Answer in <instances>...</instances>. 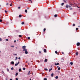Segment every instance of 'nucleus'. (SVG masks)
<instances>
[{
  "label": "nucleus",
  "instance_id": "1",
  "mask_svg": "<svg viewBox=\"0 0 80 80\" xmlns=\"http://www.w3.org/2000/svg\"><path fill=\"white\" fill-rule=\"evenodd\" d=\"M26 47L25 46H24L22 47V49H23V51H24V50H26L27 49L25 48H26Z\"/></svg>",
  "mask_w": 80,
  "mask_h": 80
},
{
  "label": "nucleus",
  "instance_id": "2",
  "mask_svg": "<svg viewBox=\"0 0 80 80\" xmlns=\"http://www.w3.org/2000/svg\"><path fill=\"white\" fill-rule=\"evenodd\" d=\"M24 51H25V54H28V52H27V49H26V50H24Z\"/></svg>",
  "mask_w": 80,
  "mask_h": 80
},
{
  "label": "nucleus",
  "instance_id": "3",
  "mask_svg": "<svg viewBox=\"0 0 80 80\" xmlns=\"http://www.w3.org/2000/svg\"><path fill=\"white\" fill-rule=\"evenodd\" d=\"M19 63H20V62H18L17 63H16L15 64V66H17V65H18V64H19Z\"/></svg>",
  "mask_w": 80,
  "mask_h": 80
},
{
  "label": "nucleus",
  "instance_id": "4",
  "mask_svg": "<svg viewBox=\"0 0 80 80\" xmlns=\"http://www.w3.org/2000/svg\"><path fill=\"white\" fill-rule=\"evenodd\" d=\"M80 42H78L77 43V46H80Z\"/></svg>",
  "mask_w": 80,
  "mask_h": 80
},
{
  "label": "nucleus",
  "instance_id": "5",
  "mask_svg": "<svg viewBox=\"0 0 80 80\" xmlns=\"http://www.w3.org/2000/svg\"><path fill=\"white\" fill-rule=\"evenodd\" d=\"M43 51L44 53H46L47 52V50H46V49H44Z\"/></svg>",
  "mask_w": 80,
  "mask_h": 80
},
{
  "label": "nucleus",
  "instance_id": "6",
  "mask_svg": "<svg viewBox=\"0 0 80 80\" xmlns=\"http://www.w3.org/2000/svg\"><path fill=\"white\" fill-rule=\"evenodd\" d=\"M11 63L12 65H14V62L13 61H12L11 62Z\"/></svg>",
  "mask_w": 80,
  "mask_h": 80
},
{
  "label": "nucleus",
  "instance_id": "7",
  "mask_svg": "<svg viewBox=\"0 0 80 80\" xmlns=\"http://www.w3.org/2000/svg\"><path fill=\"white\" fill-rule=\"evenodd\" d=\"M47 61H48V60H47V59H45V60H44L45 62H47Z\"/></svg>",
  "mask_w": 80,
  "mask_h": 80
},
{
  "label": "nucleus",
  "instance_id": "8",
  "mask_svg": "<svg viewBox=\"0 0 80 80\" xmlns=\"http://www.w3.org/2000/svg\"><path fill=\"white\" fill-rule=\"evenodd\" d=\"M55 65H59V63H55Z\"/></svg>",
  "mask_w": 80,
  "mask_h": 80
},
{
  "label": "nucleus",
  "instance_id": "9",
  "mask_svg": "<svg viewBox=\"0 0 80 80\" xmlns=\"http://www.w3.org/2000/svg\"><path fill=\"white\" fill-rule=\"evenodd\" d=\"M78 52H77L76 53V55H78Z\"/></svg>",
  "mask_w": 80,
  "mask_h": 80
},
{
  "label": "nucleus",
  "instance_id": "10",
  "mask_svg": "<svg viewBox=\"0 0 80 80\" xmlns=\"http://www.w3.org/2000/svg\"><path fill=\"white\" fill-rule=\"evenodd\" d=\"M68 7H69L68 6V5L67 4L66 6V8H68Z\"/></svg>",
  "mask_w": 80,
  "mask_h": 80
},
{
  "label": "nucleus",
  "instance_id": "11",
  "mask_svg": "<svg viewBox=\"0 0 80 80\" xmlns=\"http://www.w3.org/2000/svg\"><path fill=\"white\" fill-rule=\"evenodd\" d=\"M19 18H21V17H22V15H20L19 16Z\"/></svg>",
  "mask_w": 80,
  "mask_h": 80
},
{
  "label": "nucleus",
  "instance_id": "12",
  "mask_svg": "<svg viewBox=\"0 0 80 80\" xmlns=\"http://www.w3.org/2000/svg\"><path fill=\"white\" fill-rule=\"evenodd\" d=\"M58 76H56L55 77L56 79H58Z\"/></svg>",
  "mask_w": 80,
  "mask_h": 80
},
{
  "label": "nucleus",
  "instance_id": "13",
  "mask_svg": "<svg viewBox=\"0 0 80 80\" xmlns=\"http://www.w3.org/2000/svg\"><path fill=\"white\" fill-rule=\"evenodd\" d=\"M18 72H17L16 73V76H17V75H18Z\"/></svg>",
  "mask_w": 80,
  "mask_h": 80
},
{
  "label": "nucleus",
  "instance_id": "14",
  "mask_svg": "<svg viewBox=\"0 0 80 80\" xmlns=\"http://www.w3.org/2000/svg\"><path fill=\"white\" fill-rule=\"evenodd\" d=\"M21 71H22V69H21V68H20V69H19V72H21Z\"/></svg>",
  "mask_w": 80,
  "mask_h": 80
},
{
  "label": "nucleus",
  "instance_id": "15",
  "mask_svg": "<svg viewBox=\"0 0 80 80\" xmlns=\"http://www.w3.org/2000/svg\"><path fill=\"white\" fill-rule=\"evenodd\" d=\"M30 71H29L28 73V75H30Z\"/></svg>",
  "mask_w": 80,
  "mask_h": 80
},
{
  "label": "nucleus",
  "instance_id": "16",
  "mask_svg": "<svg viewBox=\"0 0 80 80\" xmlns=\"http://www.w3.org/2000/svg\"><path fill=\"white\" fill-rule=\"evenodd\" d=\"M55 17H57V15L55 14L54 15Z\"/></svg>",
  "mask_w": 80,
  "mask_h": 80
},
{
  "label": "nucleus",
  "instance_id": "17",
  "mask_svg": "<svg viewBox=\"0 0 80 80\" xmlns=\"http://www.w3.org/2000/svg\"><path fill=\"white\" fill-rule=\"evenodd\" d=\"M63 5H64V3H62L61 4V5H62V6H63Z\"/></svg>",
  "mask_w": 80,
  "mask_h": 80
},
{
  "label": "nucleus",
  "instance_id": "18",
  "mask_svg": "<svg viewBox=\"0 0 80 80\" xmlns=\"http://www.w3.org/2000/svg\"><path fill=\"white\" fill-rule=\"evenodd\" d=\"M70 64H71V65H73V62H70Z\"/></svg>",
  "mask_w": 80,
  "mask_h": 80
},
{
  "label": "nucleus",
  "instance_id": "19",
  "mask_svg": "<svg viewBox=\"0 0 80 80\" xmlns=\"http://www.w3.org/2000/svg\"><path fill=\"white\" fill-rule=\"evenodd\" d=\"M18 59V57H16V59H15V60H16Z\"/></svg>",
  "mask_w": 80,
  "mask_h": 80
},
{
  "label": "nucleus",
  "instance_id": "20",
  "mask_svg": "<svg viewBox=\"0 0 80 80\" xmlns=\"http://www.w3.org/2000/svg\"><path fill=\"white\" fill-rule=\"evenodd\" d=\"M24 22H22V23L21 24H22V25H24Z\"/></svg>",
  "mask_w": 80,
  "mask_h": 80
},
{
  "label": "nucleus",
  "instance_id": "21",
  "mask_svg": "<svg viewBox=\"0 0 80 80\" xmlns=\"http://www.w3.org/2000/svg\"><path fill=\"white\" fill-rule=\"evenodd\" d=\"M52 69L51 68L49 70V72H51V70H52Z\"/></svg>",
  "mask_w": 80,
  "mask_h": 80
},
{
  "label": "nucleus",
  "instance_id": "22",
  "mask_svg": "<svg viewBox=\"0 0 80 80\" xmlns=\"http://www.w3.org/2000/svg\"><path fill=\"white\" fill-rule=\"evenodd\" d=\"M44 70H46V71H48V69H47V68H44Z\"/></svg>",
  "mask_w": 80,
  "mask_h": 80
},
{
  "label": "nucleus",
  "instance_id": "23",
  "mask_svg": "<svg viewBox=\"0 0 80 80\" xmlns=\"http://www.w3.org/2000/svg\"><path fill=\"white\" fill-rule=\"evenodd\" d=\"M55 53H56V54H57V53H58V52H57V51H55Z\"/></svg>",
  "mask_w": 80,
  "mask_h": 80
},
{
  "label": "nucleus",
  "instance_id": "24",
  "mask_svg": "<svg viewBox=\"0 0 80 80\" xmlns=\"http://www.w3.org/2000/svg\"><path fill=\"white\" fill-rule=\"evenodd\" d=\"M72 26L73 27H75V24H73L72 25Z\"/></svg>",
  "mask_w": 80,
  "mask_h": 80
},
{
  "label": "nucleus",
  "instance_id": "25",
  "mask_svg": "<svg viewBox=\"0 0 80 80\" xmlns=\"http://www.w3.org/2000/svg\"><path fill=\"white\" fill-rule=\"evenodd\" d=\"M51 77H53V73H52V74H51Z\"/></svg>",
  "mask_w": 80,
  "mask_h": 80
},
{
  "label": "nucleus",
  "instance_id": "26",
  "mask_svg": "<svg viewBox=\"0 0 80 80\" xmlns=\"http://www.w3.org/2000/svg\"><path fill=\"white\" fill-rule=\"evenodd\" d=\"M45 30H46V28H44L43 30V31L44 32H45Z\"/></svg>",
  "mask_w": 80,
  "mask_h": 80
},
{
  "label": "nucleus",
  "instance_id": "27",
  "mask_svg": "<svg viewBox=\"0 0 80 80\" xmlns=\"http://www.w3.org/2000/svg\"><path fill=\"white\" fill-rule=\"evenodd\" d=\"M58 70H60V68H58Z\"/></svg>",
  "mask_w": 80,
  "mask_h": 80
},
{
  "label": "nucleus",
  "instance_id": "28",
  "mask_svg": "<svg viewBox=\"0 0 80 80\" xmlns=\"http://www.w3.org/2000/svg\"><path fill=\"white\" fill-rule=\"evenodd\" d=\"M25 12H26V13H27V10H25Z\"/></svg>",
  "mask_w": 80,
  "mask_h": 80
},
{
  "label": "nucleus",
  "instance_id": "29",
  "mask_svg": "<svg viewBox=\"0 0 80 80\" xmlns=\"http://www.w3.org/2000/svg\"><path fill=\"white\" fill-rule=\"evenodd\" d=\"M28 40H30V38L28 37Z\"/></svg>",
  "mask_w": 80,
  "mask_h": 80
},
{
  "label": "nucleus",
  "instance_id": "30",
  "mask_svg": "<svg viewBox=\"0 0 80 80\" xmlns=\"http://www.w3.org/2000/svg\"><path fill=\"white\" fill-rule=\"evenodd\" d=\"M47 78H44V80H47Z\"/></svg>",
  "mask_w": 80,
  "mask_h": 80
},
{
  "label": "nucleus",
  "instance_id": "31",
  "mask_svg": "<svg viewBox=\"0 0 80 80\" xmlns=\"http://www.w3.org/2000/svg\"><path fill=\"white\" fill-rule=\"evenodd\" d=\"M19 37H22V35H19Z\"/></svg>",
  "mask_w": 80,
  "mask_h": 80
},
{
  "label": "nucleus",
  "instance_id": "32",
  "mask_svg": "<svg viewBox=\"0 0 80 80\" xmlns=\"http://www.w3.org/2000/svg\"><path fill=\"white\" fill-rule=\"evenodd\" d=\"M11 70H13V68H11Z\"/></svg>",
  "mask_w": 80,
  "mask_h": 80
},
{
  "label": "nucleus",
  "instance_id": "33",
  "mask_svg": "<svg viewBox=\"0 0 80 80\" xmlns=\"http://www.w3.org/2000/svg\"><path fill=\"white\" fill-rule=\"evenodd\" d=\"M23 70H25V68H23Z\"/></svg>",
  "mask_w": 80,
  "mask_h": 80
},
{
  "label": "nucleus",
  "instance_id": "34",
  "mask_svg": "<svg viewBox=\"0 0 80 80\" xmlns=\"http://www.w3.org/2000/svg\"><path fill=\"white\" fill-rule=\"evenodd\" d=\"M76 30H78V28H76Z\"/></svg>",
  "mask_w": 80,
  "mask_h": 80
},
{
  "label": "nucleus",
  "instance_id": "35",
  "mask_svg": "<svg viewBox=\"0 0 80 80\" xmlns=\"http://www.w3.org/2000/svg\"><path fill=\"white\" fill-rule=\"evenodd\" d=\"M68 7H69V8H70L72 7L71 6H69Z\"/></svg>",
  "mask_w": 80,
  "mask_h": 80
},
{
  "label": "nucleus",
  "instance_id": "36",
  "mask_svg": "<svg viewBox=\"0 0 80 80\" xmlns=\"http://www.w3.org/2000/svg\"><path fill=\"white\" fill-rule=\"evenodd\" d=\"M2 22V19H0V22Z\"/></svg>",
  "mask_w": 80,
  "mask_h": 80
},
{
  "label": "nucleus",
  "instance_id": "37",
  "mask_svg": "<svg viewBox=\"0 0 80 80\" xmlns=\"http://www.w3.org/2000/svg\"><path fill=\"white\" fill-rule=\"evenodd\" d=\"M5 13H7V11L6 10H5Z\"/></svg>",
  "mask_w": 80,
  "mask_h": 80
},
{
  "label": "nucleus",
  "instance_id": "38",
  "mask_svg": "<svg viewBox=\"0 0 80 80\" xmlns=\"http://www.w3.org/2000/svg\"><path fill=\"white\" fill-rule=\"evenodd\" d=\"M11 47H12V48H13V47H14V46H11Z\"/></svg>",
  "mask_w": 80,
  "mask_h": 80
},
{
  "label": "nucleus",
  "instance_id": "39",
  "mask_svg": "<svg viewBox=\"0 0 80 80\" xmlns=\"http://www.w3.org/2000/svg\"><path fill=\"white\" fill-rule=\"evenodd\" d=\"M6 41H8V39H6Z\"/></svg>",
  "mask_w": 80,
  "mask_h": 80
},
{
  "label": "nucleus",
  "instance_id": "40",
  "mask_svg": "<svg viewBox=\"0 0 80 80\" xmlns=\"http://www.w3.org/2000/svg\"><path fill=\"white\" fill-rule=\"evenodd\" d=\"M29 1H30L31 2V3H32V1L31 0H28Z\"/></svg>",
  "mask_w": 80,
  "mask_h": 80
},
{
  "label": "nucleus",
  "instance_id": "41",
  "mask_svg": "<svg viewBox=\"0 0 80 80\" xmlns=\"http://www.w3.org/2000/svg\"><path fill=\"white\" fill-rule=\"evenodd\" d=\"M62 54H63V55H64V52H62Z\"/></svg>",
  "mask_w": 80,
  "mask_h": 80
},
{
  "label": "nucleus",
  "instance_id": "42",
  "mask_svg": "<svg viewBox=\"0 0 80 80\" xmlns=\"http://www.w3.org/2000/svg\"><path fill=\"white\" fill-rule=\"evenodd\" d=\"M16 80H18V78H16Z\"/></svg>",
  "mask_w": 80,
  "mask_h": 80
},
{
  "label": "nucleus",
  "instance_id": "43",
  "mask_svg": "<svg viewBox=\"0 0 80 80\" xmlns=\"http://www.w3.org/2000/svg\"><path fill=\"white\" fill-rule=\"evenodd\" d=\"M6 5H8V3H7Z\"/></svg>",
  "mask_w": 80,
  "mask_h": 80
},
{
  "label": "nucleus",
  "instance_id": "44",
  "mask_svg": "<svg viewBox=\"0 0 80 80\" xmlns=\"http://www.w3.org/2000/svg\"><path fill=\"white\" fill-rule=\"evenodd\" d=\"M39 53H41V51H39Z\"/></svg>",
  "mask_w": 80,
  "mask_h": 80
},
{
  "label": "nucleus",
  "instance_id": "45",
  "mask_svg": "<svg viewBox=\"0 0 80 80\" xmlns=\"http://www.w3.org/2000/svg\"><path fill=\"white\" fill-rule=\"evenodd\" d=\"M63 0L64 1V2H65V3H66V1L65 0Z\"/></svg>",
  "mask_w": 80,
  "mask_h": 80
},
{
  "label": "nucleus",
  "instance_id": "46",
  "mask_svg": "<svg viewBox=\"0 0 80 80\" xmlns=\"http://www.w3.org/2000/svg\"><path fill=\"white\" fill-rule=\"evenodd\" d=\"M7 71H9V69L8 68H7Z\"/></svg>",
  "mask_w": 80,
  "mask_h": 80
},
{
  "label": "nucleus",
  "instance_id": "47",
  "mask_svg": "<svg viewBox=\"0 0 80 80\" xmlns=\"http://www.w3.org/2000/svg\"><path fill=\"white\" fill-rule=\"evenodd\" d=\"M12 4H10V6H12Z\"/></svg>",
  "mask_w": 80,
  "mask_h": 80
},
{
  "label": "nucleus",
  "instance_id": "48",
  "mask_svg": "<svg viewBox=\"0 0 80 80\" xmlns=\"http://www.w3.org/2000/svg\"><path fill=\"white\" fill-rule=\"evenodd\" d=\"M2 38H0V41H2Z\"/></svg>",
  "mask_w": 80,
  "mask_h": 80
},
{
  "label": "nucleus",
  "instance_id": "49",
  "mask_svg": "<svg viewBox=\"0 0 80 80\" xmlns=\"http://www.w3.org/2000/svg\"><path fill=\"white\" fill-rule=\"evenodd\" d=\"M18 9H20V7H18Z\"/></svg>",
  "mask_w": 80,
  "mask_h": 80
},
{
  "label": "nucleus",
  "instance_id": "50",
  "mask_svg": "<svg viewBox=\"0 0 80 80\" xmlns=\"http://www.w3.org/2000/svg\"><path fill=\"white\" fill-rule=\"evenodd\" d=\"M14 43H15V42H16V40H14Z\"/></svg>",
  "mask_w": 80,
  "mask_h": 80
},
{
  "label": "nucleus",
  "instance_id": "51",
  "mask_svg": "<svg viewBox=\"0 0 80 80\" xmlns=\"http://www.w3.org/2000/svg\"><path fill=\"white\" fill-rule=\"evenodd\" d=\"M70 10H72V8H70Z\"/></svg>",
  "mask_w": 80,
  "mask_h": 80
},
{
  "label": "nucleus",
  "instance_id": "52",
  "mask_svg": "<svg viewBox=\"0 0 80 80\" xmlns=\"http://www.w3.org/2000/svg\"><path fill=\"white\" fill-rule=\"evenodd\" d=\"M18 59H19V60H20V58H18Z\"/></svg>",
  "mask_w": 80,
  "mask_h": 80
},
{
  "label": "nucleus",
  "instance_id": "53",
  "mask_svg": "<svg viewBox=\"0 0 80 80\" xmlns=\"http://www.w3.org/2000/svg\"><path fill=\"white\" fill-rule=\"evenodd\" d=\"M27 9H28H28H29V8H27Z\"/></svg>",
  "mask_w": 80,
  "mask_h": 80
},
{
  "label": "nucleus",
  "instance_id": "54",
  "mask_svg": "<svg viewBox=\"0 0 80 80\" xmlns=\"http://www.w3.org/2000/svg\"><path fill=\"white\" fill-rule=\"evenodd\" d=\"M10 80H13L12 79H10Z\"/></svg>",
  "mask_w": 80,
  "mask_h": 80
},
{
  "label": "nucleus",
  "instance_id": "55",
  "mask_svg": "<svg viewBox=\"0 0 80 80\" xmlns=\"http://www.w3.org/2000/svg\"><path fill=\"white\" fill-rule=\"evenodd\" d=\"M14 55H17V54H14Z\"/></svg>",
  "mask_w": 80,
  "mask_h": 80
},
{
  "label": "nucleus",
  "instance_id": "56",
  "mask_svg": "<svg viewBox=\"0 0 80 80\" xmlns=\"http://www.w3.org/2000/svg\"><path fill=\"white\" fill-rule=\"evenodd\" d=\"M77 7H78V8H80V7H78V6H77Z\"/></svg>",
  "mask_w": 80,
  "mask_h": 80
},
{
  "label": "nucleus",
  "instance_id": "57",
  "mask_svg": "<svg viewBox=\"0 0 80 80\" xmlns=\"http://www.w3.org/2000/svg\"><path fill=\"white\" fill-rule=\"evenodd\" d=\"M29 80H31V78H30Z\"/></svg>",
  "mask_w": 80,
  "mask_h": 80
},
{
  "label": "nucleus",
  "instance_id": "58",
  "mask_svg": "<svg viewBox=\"0 0 80 80\" xmlns=\"http://www.w3.org/2000/svg\"><path fill=\"white\" fill-rule=\"evenodd\" d=\"M2 73H4L3 71H2Z\"/></svg>",
  "mask_w": 80,
  "mask_h": 80
},
{
  "label": "nucleus",
  "instance_id": "59",
  "mask_svg": "<svg viewBox=\"0 0 80 80\" xmlns=\"http://www.w3.org/2000/svg\"><path fill=\"white\" fill-rule=\"evenodd\" d=\"M58 66L57 67V68H58Z\"/></svg>",
  "mask_w": 80,
  "mask_h": 80
},
{
  "label": "nucleus",
  "instance_id": "60",
  "mask_svg": "<svg viewBox=\"0 0 80 80\" xmlns=\"http://www.w3.org/2000/svg\"><path fill=\"white\" fill-rule=\"evenodd\" d=\"M16 48H17V47H16Z\"/></svg>",
  "mask_w": 80,
  "mask_h": 80
},
{
  "label": "nucleus",
  "instance_id": "61",
  "mask_svg": "<svg viewBox=\"0 0 80 80\" xmlns=\"http://www.w3.org/2000/svg\"><path fill=\"white\" fill-rule=\"evenodd\" d=\"M79 78H80V76H79Z\"/></svg>",
  "mask_w": 80,
  "mask_h": 80
},
{
  "label": "nucleus",
  "instance_id": "62",
  "mask_svg": "<svg viewBox=\"0 0 80 80\" xmlns=\"http://www.w3.org/2000/svg\"><path fill=\"white\" fill-rule=\"evenodd\" d=\"M6 80H7V79H6Z\"/></svg>",
  "mask_w": 80,
  "mask_h": 80
},
{
  "label": "nucleus",
  "instance_id": "63",
  "mask_svg": "<svg viewBox=\"0 0 80 80\" xmlns=\"http://www.w3.org/2000/svg\"><path fill=\"white\" fill-rule=\"evenodd\" d=\"M27 62H26V63H27Z\"/></svg>",
  "mask_w": 80,
  "mask_h": 80
},
{
  "label": "nucleus",
  "instance_id": "64",
  "mask_svg": "<svg viewBox=\"0 0 80 80\" xmlns=\"http://www.w3.org/2000/svg\"><path fill=\"white\" fill-rule=\"evenodd\" d=\"M71 80H73V79H71Z\"/></svg>",
  "mask_w": 80,
  "mask_h": 80
}]
</instances>
